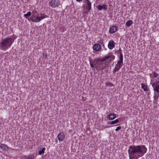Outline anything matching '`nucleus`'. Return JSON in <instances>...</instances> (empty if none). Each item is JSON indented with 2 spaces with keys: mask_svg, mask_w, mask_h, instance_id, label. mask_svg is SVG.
I'll return each instance as SVG.
<instances>
[{
  "mask_svg": "<svg viewBox=\"0 0 159 159\" xmlns=\"http://www.w3.org/2000/svg\"><path fill=\"white\" fill-rule=\"evenodd\" d=\"M141 88L143 89L144 91H149V89L147 85L145 84L144 83H142L141 84Z\"/></svg>",
  "mask_w": 159,
  "mask_h": 159,
  "instance_id": "obj_16",
  "label": "nucleus"
},
{
  "mask_svg": "<svg viewBox=\"0 0 159 159\" xmlns=\"http://www.w3.org/2000/svg\"><path fill=\"white\" fill-rule=\"evenodd\" d=\"M119 120L118 119H116L115 120L111 121V125L115 124L118 123H119Z\"/></svg>",
  "mask_w": 159,
  "mask_h": 159,
  "instance_id": "obj_25",
  "label": "nucleus"
},
{
  "mask_svg": "<svg viewBox=\"0 0 159 159\" xmlns=\"http://www.w3.org/2000/svg\"><path fill=\"white\" fill-rule=\"evenodd\" d=\"M103 46V48H105V46Z\"/></svg>",
  "mask_w": 159,
  "mask_h": 159,
  "instance_id": "obj_38",
  "label": "nucleus"
},
{
  "mask_svg": "<svg viewBox=\"0 0 159 159\" xmlns=\"http://www.w3.org/2000/svg\"><path fill=\"white\" fill-rule=\"evenodd\" d=\"M118 57L119 58V60L118 62L123 63V55L122 53H120L119 55H118Z\"/></svg>",
  "mask_w": 159,
  "mask_h": 159,
  "instance_id": "obj_20",
  "label": "nucleus"
},
{
  "mask_svg": "<svg viewBox=\"0 0 159 159\" xmlns=\"http://www.w3.org/2000/svg\"><path fill=\"white\" fill-rule=\"evenodd\" d=\"M57 138L59 141H63L65 138V134L62 132L59 133L57 135Z\"/></svg>",
  "mask_w": 159,
  "mask_h": 159,
  "instance_id": "obj_10",
  "label": "nucleus"
},
{
  "mask_svg": "<svg viewBox=\"0 0 159 159\" xmlns=\"http://www.w3.org/2000/svg\"><path fill=\"white\" fill-rule=\"evenodd\" d=\"M156 96L155 95L154 96V100L153 101V103H156L157 101V98H156Z\"/></svg>",
  "mask_w": 159,
  "mask_h": 159,
  "instance_id": "obj_28",
  "label": "nucleus"
},
{
  "mask_svg": "<svg viewBox=\"0 0 159 159\" xmlns=\"http://www.w3.org/2000/svg\"><path fill=\"white\" fill-rule=\"evenodd\" d=\"M31 15V12L30 11H29L26 14H24V16L26 19H27Z\"/></svg>",
  "mask_w": 159,
  "mask_h": 159,
  "instance_id": "obj_21",
  "label": "nucleus"
},
{
  "mask_svg": "<svg viewBox=\"0 0 159 159\" xmlns=\"http://www.w3.org/2000/svg\"><path fill=\"white\" fill-rule=\"evenodd\" d=\"M90 64L92 68H95L96 66V59L90 61Z\"/></svg>",
  "mask_w": 159,
  "mask_h": 159,
  "instance_id": "obj_19",
  "label": "nucleus"
},
{
  "mask_svg": "<svg viewBox=\"0 0 159 159\" xmlns=\"http://www.w3.org/2000/svg\"><path fill=\"white\" fill-rule=\"evenodd\" d=\"M117 28L116 26H112L111 27L109 30V33L112 34L115 32L117 30Z\"/></svg>",
  "mask_w": 159,
  "mask_h": 159,
  "instance_id": "obj_14",
  "label": "nucleus"
},
{
  "mask_svg": "<svg viewBox=\"0 0 159 159\" xmlns=\"http://www.w3.org/2000/svg\"><path fill=\"white\" fill-rule=\"evenodd\" d=\"M107 5L104 4L102 5H99L98 6V9L99 10H105L107 8Z\"/></svg>",
  "mask_w": 159,
  "mask_h": 159,
  "instance_id": "obj_17",
  "label": "nucleus"
},
{
  "mask_svg": "<svg viewBox=\"0 0 159 159\" xmlns=\"http://www.w3.org/2000/svg\"><path fill=\"white\" fill-rule=\"evenodd\" d=\"M158 95H159V94H158ZM158 97H159V95H158V96H156V97H157V98Z\"/></svg>",
  "mask_w": 159,
  "mask_h": 159,
  "instance_id": "obj_36",
  "label": "nucleus"
},
{
  "mask_svg": "<svg viewBox=\"0 0 159 159\" xmlns=\"http://www.w3.org/2000/svg\"><path fill=\"white\" fill-rule=\"evenodd\" d=\"M112 127V126H106L105 127V128H108V127Z\"/></svg>",
  "mask_w": 159,
  "mask_h": 159,
  "instance_id": "obj_33",
  "label": "nucleus"
},
{
  "mask_svg": "<svg viewBox=\"0 0 159 159\" xmlns=\"http://www.w3.org/2000/svg\"><path fill=\"white\" fill-rule=\"evenodd\" d=\"M0 148H1L2 151H7L8 150V146L5 144L2 143L0 142Z\"/></svg>",
  "mask_w": 159,
  "mask_h": 159,
  "instance_id": "obj_12",
  "label": "nucleus"
},
{
  "mask_svg": "<svg viewBox=\"0 0 159 159\" xmlns=\"http://www.w3.org/2000/svg\"><path fill=\"white\" fill-rule=\"evenodd\" d=\"M116 116L115 114L111 113L107 116V118L110 120H112L116 118Z\"/></svg>",
  "mask_w": 159,
  "mask_h": 159,
  "instance_id": "obj_13",
  "label": "nucleus"
},
{
  "mask_svg": "<svg viewBox=\"0 0 159 159\" xmlns=\"http://www.w3.org/2000/svg\"><path fill=\"white\" fill-rule=\"evenodd\" d=\"M115 43L112 40H110L109 41L108 47L110 49H112L115 46Z\"/></svg>",
  "mask_w": 159,
  "mask_h": 159,
  "instance_id": "obj_11",
  "label": "nucleus"
},
{
  "mask_svg": "<svg viewBox=\"0 0 159 159\" xmlns=\"http://www.w3.org/2000/svg\"><path fill=\"white\" fill-rule=\"evenodd\" d=\"M147 149L144 145H131L128 150L130 159H138L145 153Z\"/></svg>",
  "mask_w": 159,
  "mask_h": 159,
  "instance_id": "obj_1",
  "label": "nucleus"
},
{
  "mask_svg": "<svg viewBox=\"0 0 159 159\" xmlns=\"http://www.w3.org/2000/svg\"><path fill=\"white\" fill-rule=\"evenodd\" d=\"M46 57H47V56L46 55V56H45V57L46 58Z\"/></svg>",
  "mask_w": 159,
  "mask_h": 159,
  "instance_id": "obj_40",
  "label": "nucleus"
},
{
  "mask_svg": "<svg viewBox=\"0 0 159 159\" xmlns=\"http://www.w3.org/2000/svg\"><path fill=\"white\" fill-rule=\"evenodd\" d=\"M45 149L46 148H42L41 149V150L39 151L38 154L41 155L44 154Z\"/></svg>",
  "mask_w": 159,
  "mask_h": 159,
  "instance_id": "obj_22",
  "label": "nucleus"
},
{
  "mask_svg": "<svg viewBox=\"0 0 159 159\" xmlns=\"http://www.w3.org/2000/svg\"><path fill=\"white\" fill-rule=\"evenodd\" d=\"M86 2L89 1V0H85Z\"/></svg>",
  "mask_w": 159,
  "mask_h": 159,
  "instance_id": "obj_37",
  "label": "nucleus"
},
{
  "mask_svg": "<svg viewBox=\"0 0 159 159\" xmlns=\"http://www.w3.org/2000/svg\"><path fill=\"white\" fill-rule=\"evenodd\" d=\"M111 121H109L107 123V124L108 125H111Z\"/></svg>",
  "mask_w": 159,
  "mask_h": 159,
  "instance_id": "obj_32",
  "label": "nucleus"
},
{
  "mask_svg": "<svg viewBox=\"0 0 159 159\" xmlns=\"http://www.w3.org/2000/svg\"><path fill=\"white\" fill-rule=\"evenodd\" d=\"M152 73L153 75V77L155 78H156L157 76L159 75L158 74H157L156 72H155L154 71L152 72Z\"/></svg>",
  "mask_w": 159,
  "mask_h": 159,
  "instance_id": "obj_26",
  "label": "nucleus"
},
{
  "mask_svg": "<svg viewBox=\"0 0 159 159\" xmlns=\"http://www.w3.org/2000/svg\"><path fill=\"white\" fill-rule=\"evenodd\" d=\"M16 37L13 35L11 37L2 39L0 41V49L5 50L10 48Z\"/></svg>",
  "mask_w": 159,
  "mask_h": 159,
  "instance_id": "obj_2",
  "label": "nucleus"
},
{
  "mask_svg": "<svg viewBox=\"0 0 159 159\" xmlns=\"http://www.w3.org/2000/svg\"><path fill=\"white\" fill-rule=\"evenodd\" d=\"M57 142V140H56V142Z\"/></svg>",
  "mask_w": 159,
  "mask_h": 159,
  "instance_id": "obj_39",
  "label": "nucleus"
},
{
  "mask_svg": "<svg viewBox=\"0 0 159 159\" xmlns=\"http://www.w3.org/2000/svg\"><path fill=\"white\" fill-rule=\"evenodd\" d=\"M32 15L30 17V20H34V19L33 18V17H34L36 19V16L38 14L37 11L35 10H33L32 11L31 14Z\"/></svg>",
  "mask_w": 159,
  "mask_h": 159,
  "instance_id": "obj_15",
  "label": "nucleus"
},
{
  "mask_svg": "<svg viewBox=\"0 0 159 159\" xmlns=\"http://www.w3.org/2000/svg\"><path fill=\"white\" fill-rule=\"evenodd\" d=\"M152 84L154 92L159 93V81L155 82L152 83Z\"/></svg>",
  "mask_w": 159,
  "mask_h": 159,
  "instance_id": "obj_6",
  "label": "nucleus"
},
{
  "mask_svg": "<svg viewBox=\"0 0 159 159\" xmlns=\"http://www.w3.org/2000/svg\"><path fill=\"white\" fill-rule=\"evenodd\" d=\"M123 63L117 62V64L116 65L115 68L113 69V73L114 74L116 72L119 71L123 65Z\"/></svg>",
  "mask_w": 159,
  "mask_h": 159,
  "instance_id": "obj_8",
  "label": "nucleus"
},
{
  "mask_svg": "<svg viewBox=\"0 0 159 159\" xmlns=\"http://www.w3.org/2000/svg\"><path fill=\"white\" fill-rule=\"evenodd\" d=\"M97 43H98L102 44V46H104V43H103V40H100L99 41H98Z\"/></svg>",
  "mask_w": 159,
  "mask_h": 159,
  "instance_id": "obj_27",
  "label": "nucleus"
},
{
  "mask_svg": "<svg viewBox=\"0 0 159 159\" xmlns=\"http://www.w3.org/2000/svg\"><path fill=\"white\" fill-rule=\"evenodd\" d=\"M40 20H32V21H34V22H38L39 21H40Z\"/></svg>",
  "mask_w": 159,
  "mask_h": 159,
  "instance_id": "obj_34",
  "label": "nucleus"
},
{
  "mask_svg": "<svg viewBox=\"0 0 159 159\" xmlns=\"http://www.w3.org/2000/svg\"><path fill=\"white\" fill-rule=\"evenodd\" d=\"M132 20H127L126 23V25L128 27H129L133 23Z\"/></svg>",
  "mask_w": 159,
  "mask_h": 159,
  "instance_id": "obj_23",
  "label": "nucleus"
},
{
  "mask_svg": "<svg viewBox=\"0 0 159 159\" xmlns=\"http://www.w3.org/2000/svg\"><path fill=\"white\" fill-rule=\"evenodd\" d=\"M106 86L112 87L113 86V84L110 82H106L105 83Z\"/></svg>",
  "mask_w": 159,
  "mask_h": 159,
  "instance_id": "obj_24",
  "label": "nucleus"
},
{
  "mask_svg": "<svg viewBox=\"0 0 159 159\" xmlns=\"http://www.w3.org/2000/svg\"><path fill=\"white\" fill-rule=\"evenodd\" d=\"M121 126H120L119 127H118L116 128L115 129L116 131H117L120 129H121Z\"/></svg>",
  "mask_w": 159,
  "mask_h": 159,
  "instance_id": "obj_30",
  "label": "nucleus"
},
{
  "mask_svg": "<svg viewBox=\"0 0 159 159\" xmlns=\"http://www.w3.org/2000/svg\"><path fill=\"white\" fill-rule=\"evenodd\" d=\"M107 62H105L104 63H102L100 61L96 59L95 68L98 70H102L105 67V65H106Z\"/></svg>",
  "mask_w": 159,
  "mask_h": 159,
  "instance_id": "obj_4",
  "label": "nucleus"
},
{
  "mask_svg": "<svg viewBox=\"0 0 159 159\" xmlns=\"http://www.w3.org/2000/svg\"><path fill=\"white\" fill-rule=\"evenodd\" d=\"M117 53L119 54H120V53H122V50L120 48L117 51Z\"/></svg>",
  "mask_w": 159,
  "mask_h": 159,
  "instance_id": "obj_29",
  "label": "nucleus"
},
{
  "mask_svg": "<svg viewBox=\"0 0 159 159\" xmlns=\"http://www.w3.org/2000/svg\"><path fill=\"white\" fill-rule=\"evenodd\" d=\"M77 1L80 2V1H81L82 0H76Z\"/></svg>",
  "mask_w": 159,
  "mask_h": 159,
  "instance_id": "obj_35",
  "label": "nucleus"
},
{
  "mask_svg": "<svg viewBox=\"0 0 159 159\" xmlns=\"http://www.w3.org/2000/svg\"><path fill=\"white\" fill-rule=\"evenodd\" d=\"M115 58V57L111 52H109L108 54L104 57L103 58H100L99 57L96 58L98 61H99L102 63H104L103 62L109 59L108 60L107 63H110L111 61H113Z\"/></svg>",
  "mask_w": 159,
  "mask_h": 159,
  "instance_id": "obj_3",
  "label": "nucleus"
},
{
  "mask_svg": "<svg viewBox=\"0 0 159 159\" xmlns=\"http://www.w3.org/2000/svg\"><path fill=\"white\" fill-rule=\"evenodd\" d=\"M86 9L88 10H89L91 9V3L89 1L86 2Z\"/></svg>",
  "mask_w": 159,
  "mask_h": 159,
  "instance_id": "obj_18",
  "label": "nucleus"
},
{
  "mask_svg": "<svg viewBox=\"0 0 159 159\" xmlns=\"http://www.w3.org/2000/svg\"><path fill=\"white\" fill-rule=\"evenodd\" d=\"M60 4L59 0H52L50 2L49 5L52 7H58Z\"/></svg>",
  "mask_w": 159,
  "mask_h": 159,
  "instance_id": "obj_5",
  "label": "nucleus"
},
{
  "mask_svg": "<svg viewBox=\"0 0 159 159\" xmlns=\"http://www.w3.org/2000/svg\"><path fill=\"white\" fill-rule=\"evenodd\" d=\"M45 14L41 12L38 13V14L36 16V19L35 20H41L45 18L48 17Z\"/></svg>",
  "mask_w": 159,
  "mask_h": 159,
  "instance_id": "obj_7",
  "label": "nucleus"
},
{
  "mask_svg": "<svg viewBox=\"0 0 159 159\" xmlns=\"http://www.w3.org/2000/svg\"><path fill=\"white\" fill-rule=\"evenodd\" d=\"M93 48L94 50L97 52H99L102 49L101 45L98 43L94 44L93 46Z\"/></svg>",
  "mask_w": 159,
  "mask_h": 159,
  "instance_id": "obj_9",
  "label": "nucleus"
},
{
  "mask_svg": "<svg viewBox=\"0 0 159 159\" xmlns=\"http://www.w3.org/2000/svg\"><path fill=\"white\" fill-rule=\"evenodd\" d=\"M34 159V157H29L27 159Z\"/></svg>",
  "mask_w": 159,
  "mask_h": 159,
  "instance_id": "obj_31",
  "label": "nucleus"
}]
</instances>
